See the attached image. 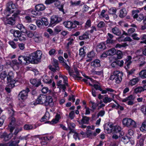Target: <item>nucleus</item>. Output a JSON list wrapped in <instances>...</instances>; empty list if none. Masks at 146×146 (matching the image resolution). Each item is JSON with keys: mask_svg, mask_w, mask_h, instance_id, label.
<instances>
[{"mask_svg": "<svg viewBox=\"0 0 146 146\" xmlns=\"http://www.w3.org/2000/svg\"><path fill=\"white\" fill-rule=\"evenodd\" d=\"M123 76V74L122 72L116 70L114 71L112 74L110 76L109 79L111 80H114L116 84H119L122 81Z\"/></svg>", "mask_w": 146, "mask_h": 146, "instance_id": "obj_1", "label": "nucleus"}, {"mask_svg": "<svg viewBox=\"0 0 146 146\" xmlns=\"http://www.w3.org/2000/svg\"><path fill=\"white\" fill-rule=\"evenodd\" d=\"M42 52L40 50H38L31 54L29 55V60L31 63H33L36 61H40L42 58Z\"/></svg>", "mask_w": 146, "mask_h": 146, "instance_id": "obj_2", "label": "nucleus"}, {"mask_svg": "<svg viewBox=\"0 0 146 146\" xmlns=\"http://www.w3.org/2000/svg\"><path fill=\"white\" fill-rule=\"evenodd\" d=\"M122 122L124 127L132 128H135L137 127L136 122L131 118H125L123 119Z\"/></svg>", "mask_w": 146, "mask_h": 146, "instance_id": "obj_3", "label": "nucleus"}, {"mask_svg": "<svg viewBox=\"0 0 146 146\" xmlns=\"http://www.w3.org/2000/svg\"><path fill=\"white\" fill-rule=\"evenodd\" d=\"M139 12V11L138 9L132 10L131 12L132 15H133L134 19H136L138 21H141L144 19V17L142 14H140L138 15V13Z\"/></svg>", "mask_w": 146, "mask_h": 146, "instance_id": "obj_4", "label": "nucleus"}, {"mask_svg": "<svg viewBox=\"0 0 146 146\" xmlns=\"http://www.w3.org/2000/svg\"><path fill=\"white\" fill-rule=\"evenodd\" d=\"M136 98L134 95H131L122 100V102H125L128 101L127 104L129 105H132L134 104V101Z\"/></svg>", "mask_w": 146, "mask_h": 146, "instance_id": "obj_5", "label": "nucleus"}, {"mask_svg": "<svg viewBox=\"0 0 146 146\" xmlns=\"http://www.w3.org/2000/svg\"><path fill=\"white\" fill-rule=\"evenodd\" d=\"M30 56H19L18 60L19 63L21 64L27 65L31 62L29 60Z\"/></svg>", "mask_w": 146, "mask_h": 146, "instance_id": "obj_6", "label": "nucleus"}, {"mask_svg": "<svg viewBox=\"0 0 146 146\" xmlns=\"http://www.w3.org/2000/svg\"><path fill=\"white\" fill-rule=\"evenodd\" d=\"M46 96L44 95H40L38 98L35 102H31V104L36 105L37 104H41L45 103Z\"/></svg>", "mask_w": 146, "mask_h": 146, "instance_id": "obj_7", "label": "nucleus"}, {"mask_svg": "<svg viewBox=\"0 0 146 146\" xmlns=\"http://www.w3.org/2000/svg\"><path fill=\"white\" fill-rule=\"evenodd\" d=\"M29 89L27 88L25 90H23L21 91L19 94V96L22 100L26 99L28 96V94L29 92Z\"/></svg>", "mask_w": 146, "mask_h": 146, "instance_id": "obj_8", "label": "nucleus"}, {"mask_svg": "<svg viewBox=\"0 0 146 146\" xmlns=\"http://www.w3.org/2000/svg\"><path fill=\"white\" fill-rule=\"evenodd\" d=\"M45 103V105L46 106L48 105L50 107H52L54 106L53 99L51 96H46Z\"/></svg>", "mask_w": 146, "mask_h": 146, "instance_id": "obj_9", "label": "nucleus"}, {"mask_svg": "<svg viewBox=\"0 0 146 146\" xmlns=\"http://www.w3.org/2000/svg\"><path fill=\"white\" fill-rule=\"evenodd\" d=\"M13 78L14 74L13 72L11 71L9 72L7 75V79L8 83H13V81H14L15 84L16 82V81L15 80H13Z\"/></svg>", "mask_w": 146, "mask_h": 146, "instance_id": "obj_10", "label": "nucleus"}, {"mask_svg": "<svg viewBox=\"0 0 146 146\" xmlns=\"http://www.w3.org/2000/svg\"><path fill=\"white\" fill-rule=\"evenodd\" d=\"M63 24L65 27L68 29H72L76 27L75 24L70 21L64 22Z\"/></svg>", "mask_w": 146, "mask_h": 146, "instance_id": "obj_11", "label": "nucleus"}, {"mask_svg": "<svg viewBox=\"0 0 146 146\" xmlns=\"http://www.w3.org/2000/svg\"><path fill=\"white\" fill-rule=\"evenodd\" d=\"M61 21V19L56 15L53 16L51 19L50 24L51 25L55 24Z\"/></svg>", "mask_w": 146, "mask_h": 146, "instance_id": "obj_12", "label": "nucleus"}, {"mask_svg": "<svg viewBox=\"0 0 146 146\" xmlns=\"http://www.w3.org/2000/svg\"><path fill=\"white\" fill-rule=\"evenodd\" d=\"M3 21L5 24H9L13 25L15 22V19L14 17H11L9 18H4Z\"/></svg>", "mask_w": 146, "mask_h": 146, "instance_id": "obj_13", "label": "nucleus"}, {"mask_svg": "<svg viewBox=\"0 0 146 146\" xmlns=\"http://www.w3.org/2000/svg\"><path fill=\"white\" fill-rule=\"evenodd\" d=\"M127 12L125 8H123L120 10L119 12V17L122 18L125 17L127 15Z\"/></svg>", "mask_w": 146, "mask_h": 146, "instance_id": "obj_14", "label": "nucleus"}, {"mask_svg": "<svg viewBox=\"0 0 146 146\" xmlns=\"http://www.w3.org/2000/svg\"><path fill=\"white\" fill-rule=\"evenodd\" d=\"M138 59L139 62L140 63L139 65V66H143L146 64L145 57V56H141Z\"/></svg>", "mask_w": 146, "mask_h": 146, "instance_id": "obj_15", "label": "nucleus"}, {"mask_svg": "<svg viewBox=\"0 0 146 146\" xmlns=\"http://www.w3.org/2000/svg\"><path fill=\"white\" fill-rule=\"evenodd\" d=\"M30 81L32 84L37 87L40 85L41 83L39 80H37L36 79H31Z\"/></svg>", "mask_w": 146, "mask_h": 146, "instance_id": "obj_16", "label": "nucleus"}, {"mask_svg": "<svg viewBox=\"0 0 146 146\" xmlns=\"http://www.w3.org/2000/svg\"><path fill=\"white\" fill-rule=\"evenodd\" d=\"M8 85L5 88V90L9 93L11 92V89L15 86V81H13V83H8Z\"/></svg>", "mask_w": 146, "mask_h": 146, "instance_id": "obj_17", "label": "nucleus"}, {"mask_svg": "<svg viewBox=\"0 0 146 146\" xmlns=\"http://www.w3.org/2000/svg\"><path fill=\"white\" fill-rule=\"evenodd\" d=\"M35 8L36 10L40 12V11L44 10L45 9L46 7L43 4H40L36 5Z\"/></svg>", "mask_w": 146, "mask_h": 146, "instance_id": "obj_18", "label": "nucleus"}, {"mask_svg": "<svg viewBox=\"0 0 146 146\" xmlns=\"http://www.w3.org/2000/svg\"><path fill=\"white\" fill-rule=\"evenodd\" d=\"M42 78V81L46 84H50L52 82V79L50 78L49 77L46 76H43Z\"/></svg>", "mask_w": 146, "mask_h": 146, "instance_id": "obj_19", "label": "nucleus"}, {"mask_svg": "<svg viewBox=\"0 0 146 146\" xmlns=\"http://www.w3.org/2000/svg\"><path fill=\"white\" fill-rule=\"evenodd\" d=\"M112 33L114 34L119 36L121 34V32L119 29L115 26L111 29Z\"/></svg>", "mask_w": 146, "mask_h": 146, "instance_id": "obj_20", "label": "nucleus"}, {"mask_svg": "<svg viewBox=\"0 0 146 146\" xmlns=\"http://www.w3.org/2000/svg\"><path fill=\"white\" fill-rule=\"evenodd\" d=\"M13 134L12 133L7 134L6 132H5L1 135V137L4 138V140L6 141L10 139L13 136Z\"/></svg>", "mask_w": 146, "mask_h": 146, "instance_id": "obj_21", "label": "nucleus"}, {"mask_svg": "<svg viewBox=\"0 0 146 146\" xmlns=\"http://www.w3.org/2000/svg\"><path fill=\"white\" fill-rule=\"evenodd\" d=\"M106 48L105 44L103 42L100 43L96 47V50L98 52H100L105 49Z\"/></svg>", "mask_w": 146, "mask_h": 146, "instance_id": "obj_22", "label": "nucleus"}, {"mask_svg": "<svg viewBox=\"0 0 146 146\" xmlns=\"http://www.w3.org/2000/svg\"><path fill=\"white\" fill-rule=\"evenodd\" d=\"M36 127L37 126L35 125L26 124L24 126V129L26 130H29L35 129Z\"/></svg>", "mask_w": 146, "mask_h": 146, "instance_id": "obj_23", "label": "nucleus"}, {"mask_svg": "<svg viewBox=\"0 0 146 146\" xmlns=\"http://www.w3.org/2000/svg\"><path fill=\"white\" fill-rule=\"evenodd\" d=\"M74 69L75 73L76 74V75L75 74L74 75L75 79L78 80H81L82 77L79 76L80 75L79 71H78V69L75 67H74Z\"/></svg>", "mask_w": 146, "mask_h": 146, "instance_id": "obj_24", "label": "nucleus"}, {"mask_svg": "<svg viewBox=\"0 0 146 146\" xmlns=\"http://www.w3.org/2000/svg\"><path fill=\"white\" fill-rule=\"evenodd\" d=\"M8 7L7 8V11L10 12L11 9H14L16 7V5L13 3L12 1L8 2L7 3Z\"/></svg>", "mask_w": 146, "mask_h": 146, "instance_id": "obj_25", "label": "nucleus"}, {"mask_svg": "<svg viewBox=\"0 0 146 146\" xmlns=\"http://www.w3.org/2000/svg\"><path fill=\"white\" fill-rule=\"evenodd\" d=\"M95 56V53L93 51H92L88 53L87 56L90 58L89 59L86 60L87 62L91 61L92 58H94Z\"/></svg>", "mask_w": 146, "mask_h": 146, "instance_id": "obj_26", "label": "nucleus"}, {"mask_svg": "<svg viewBox=\"0 0 146 146\" xmlns=\"http://www.w3.org/2000/svg\"><path fill=\"white\" fill-rule=\"evenodd\" d=\"M91 65L94 67H98L100 66V61L99 60L96 59L92 62Z\"/></svg>", "mask_w": 146, "mask_h": 146, "instance_id": "obj_27", "label": "nucleus"}, {"mask_svg": "<svg viewBox=\"0 0 146 146\" xmlns=\"http://www.w3.org/2000/svg\"><path fill=\"white\" fill-rule=\"evenodd\" d=\"M60 118V115L57 114L55 116V119H53L52 121L50 122V123L52 124H54L56 123L58 121Z\"/></svg>", "mask_w": 146, "mask_h": 146, "instance_id": "obj_28", "label": "nucleus"}, {"mask_svg": "<svg viewBox=\"0 0 146 146\" xmlns=\"http://www.w3.org/2000/svg\"><path fill=\"white\" fill-rule=\"evenodd\" d=\"M116 53V50L114 48H112L107 51V54L108 56H113Z\"/></svg>", "mask_w": 146, "mask_h": 146, "instance_id": "obj_29", "label": "nucleus"}, {"mask_svg": "<svg viewBox=\"0 0 146 146\" xmlns=\"http://www.w3.org/2000/svg\"><path fill=\"white\" fill-rule=\"evenodd\" d=\"M139 81V79L138 78H134L130 80L129 84L132 86H133L137 83Z\"/></svg>", "mask_w": 146, "mask_h": 146, "instance_id": "obj_30", "label": "nucleus"}, {"mask_svg": "<svg viewBox=\"0 0 146 146\" xmlns=\"http://www.w3.org/2000/svg\"><path fill=\"white\" fill-rule=\"evenodd\" d=\"M15 122V118H12L11 120V122L9 124V127H10V133H12L13 132L14 128L13 126H12V125H13L14 124Z\"/></svg>", "mask_w": 146, "mask_h": 146, "instance_id": "obj_31", "label": "nucleus"}, {"mask_svg": "<svg viewBox=\"0 0 146 146\" xmlns=\"http://www.w3.org/2000/svg\"><path fill=\"white\" fill-rule=\"evenodd\" d=\"M131 139L129 137H128L127 136H123L121 139V140L125 144H127L129 142V141H131Z\"/></svg>", "mask_w": 146, "mask_h": 146, "instance_id": "obj_32", "label": "nucleus"}, {"mask_svg": "<svg viewBox=\"0 0 146 146\" xmlns=\"http://www.w3.org/2000/svg\"><path fill=\"white\" fill-rule=\"evenodd\" d=\"M11 32L13 34V36L15 37H19L21 35L20 31L18 30L15 31L12 29L11 30Z\"/></svg>", "mask_w": 146, "mask_h": 146, "instance_id": "obj_33", "label": "nucleus"}, {"mask_svg": "<svg viewBox=\"0 0 146 146\" xmlns=\"http://www.w3.org/2000/svg\"><path fill=\"white\" fill-rule=\"evenodd\" d=\"M140 77L143 79L146 78V70H143L139 73Z\"/></svg>", "mask_w": 146, "mask_h": 146, "instance_id": "obj_34", "label": "nucleus"}, {"mask_svg": "<svg viewBox=\"0 0 146 146\" xmlns=\"http://www.w3.org/2000/svg\"><path fill=\"white\" fill-rule=\"evenodd\" d=\"M50 118V115L49 112H46L44 115L42 117L41 121H44L49 119Z\"/></svg>", "mask_w": 146, "mask_h": 146, "instance_id": "obj_35", "label": "nucleus"}, {"mask_svg": "<svg viewBox=\"0 0 146 146\" xmlns=\"http://www.w3.org/2000/svg\"><path fill=\"white\" fill-rule=\"evenodd\" d=\"M90 118L86 116H83L81 120V122L83 123L88 124Z\"/></svg>", "mask_w": 146, "mask_h": 146, "instance_id": "obj_36", "label": "nucleus"}, {"mask_svg": "<svg viewBox=\"0 0 146 146\" xmlns=\"http://www.w3.org/2000/svg\"><path fill=\"white\" fill-rule=\"evenodd\" d=\"M58 64V60L56 59H53V66L56 68V69L57 70H58L60 69Z\"/></svg>", "mask_w": 146, "mask_h": 146, "instance_id": "obj_37", "label": "nucleus"}, {"mask_svg": "<svg viewBox=\"0 0 146 146\" xmlns=\"http://www.w3.org/2000/svg\"><path fill=\"white\" fill-rule=\"evenodd\" d=\"M16 27L20 30H22L24 32L27 33V30L25 29L24 27L21 24H18L16 25Z\"/></svg>", "mask_w": 146, "mask_h": 146, "instance_id": "obj_38", "label": "nucleus"}, {"mask_svg": "<svg viewBox=\"0 0 146 146\" xmlns=\"http://www.w3.org/2000/svg\"><path fill=\"white\" fill-rule=\"evenodd\" d=\"M113 100L112 98H109L108 95L104 97L103 99V102L105 104H107L108 103H109L111 102Z\"/></svg>", "mask_w": 146, "mask_h": 146, "instance_id": "obj_39", "label": "nucleus"}, {"mask_svg": "<svg viewBox=\"0 0 146 146\" xmlns=\"http://www.w3.org/2000/svg\"><path fill=\"white\" fill-rule=\"evenodd\" d=\"M135 54L136 56H135L133 59L135 60V61L137 60V59L139 58V57L141 56H143L141 54V52L140 50H137L135 52Z\"/></svg>", "mask_w": 146, "mask_h": 146, "instance_id": "obj_40", "label": "nucleus"}, {"mask_svg": "<svg viewBox=\"0 0 146 146\" xmlns=\"http://www.w3.org/2000/svg\"><path fill=\"white\" fill-rule=\"evenodd\" d=\"M41 20L42 23L43 25H44L45 26H47L48 24V19L47 18L45 17H43Z\"/></svg>", "mask_w": 146, "mask_h": 146, "instance_id": "obj_41", "label": "nucleus"}, {"mask_svg": "<svg viewBox=\"0 0 146 146\" xmlns=\"http://www.w3.org/2000/svg\"><path fill=\"white\" fill-rule=\"evenodd\" d=\"M89 38V37L88 34L86 33H85L82 35L80 36H79V38L80 40H83L88 38Z\"/></svg>", "mask_w": 146, "mask_h": 146, "instance_id": "obj_42", "label": "nucleus"}, {"mask_svg": "<svg viewBox=\"0 0 146 146\" xmlns=\"http://www.w3.org/2000/svg\"><path fill=\"white\" fill-rule=\"evenodd\" d=\"M90 103L91 104V108L94 110L99 105V103H96L92 101H90Z\"/></svg>", "mask_w": 146, "mask_h": 146, "instance_id": "obj_43", "label": "nucleus"}, {"mask_svg": "<svg viewBox=\"0 0 146 146\" xmlns=\"http://www.w3.org/2000/svg\"><path fill=\"white\" fill-rule=\"evenodd\" d=\"M116 54L117 56V58L118 59L122 58L123 56V54L121 51L120 50H117L116 52Z\"/></svg>", "mask_w": 146, "mask_h": 146, "instance_id": "obj_44", "label": "nucleus"}, {"mask_svg": "<svg viewBox=\"0 0 146 146\" xmlns=\"http://www.w3.org/2000/svg\"><path fill=\"white\" fill-rule=\"evenodd\" d=\"M143 91V89L142 87H138L134 90V92L136 93H141Z\"/></svg>", "mask_w": 146, "mask_h": 146, "instance_id": "obj_45", "label": "nucleus"}, {"mask_svg": "<svg viewBox=\"0 0 146 146\" xmlns=\"http://www.w3.org/2000/svg\"><path fill=\"white\" fill-rule=\"evenodd\" d=\"M116 11L117 10L115 8L112 7L108 10V12L109 14H113L116 13Z\"/></svg>", "mask_w": 146, "mask_h": 146, "instance_id": "obj_46", "label": "nucleus"}, {"mask_svg": "<svg viewBox=\"0 0 146 146\" xmlns=\"http://www.w3.org/2000/svg\"><path fill=\"white\" fill-rule=\"evenodd\" d=\"M62 29V27L61 26H58L55 27L54 28V32L56 33H58L60 32Z\"/></svg>", "mask_w": 146, "mask_h": 146, "instance_id": "obj_47", "label": "nucleus"}, {"mask_svg": "<svg viewBox=\"0 0 146 146\" xmlns=\"http://www.w3.org/2000/svg\"><path fill=\"white\" fill-rule=\"evenodd\" d=\"M31 13L33 14L36 16H40L41 15V12L38 11L37 10H31Z\"/></svg>", "mask_w": 146, "mask_h": 146, "instance_id": "obj_48", "label": "nucleus"}, {"mask_svg": "<svg viewBox=\"0 0 146 146\" xmlns=\"http://www.w3.org/2000/svg\"><path fill=\"white\" fill-rule=\"evenodd\" d=\"M127 45L125 43H123L122 44H117L115 46V47L116 48H120L122 47H125Z\"/></svg>", "mask_w": 146, "mask_h": 146, "instance_id": "obj_49", "label": "nucleus"}, {"mask_svg": "<svg viewBox=\"0 0 146 146\" xmlns=\"http://www.w3.org/2000/svg\"><path fill=\"white\" fill-rule=\"evenodd\" d=\"M135 69L134 68H132L130 70H127V76L129 77V76L132 75L135 73Z\"/></svg>", "mask_w": 146, "mask_h": 146, "instance_id": "obj_50", "label": "nucleus"}, {"mask_svg": "<svg viewBox=\"0 0 146 146\" xmlns=\"http://www.w3.org/2000/svg\"><path fill=\"white\" fill-rule=\"evenodd\" d=\"M84 47L81 48L79 50V54L80 56H84L85 53L84 52Z\"/></svg>", "mask_w": 146, "mask_h": 146, "instance_id": "obj_51", "label": "nucleus"}, {"mask_svg": "<svg viewBox=\"0 0 146 146\" xmlns=\"http://www.w3.org/2000/svg\"><path fill=\"white\" fill-rule=\"evenodd\" d=\"M6 118V117L5 115H3L2 116L0 117V127L2 126L3 125L5 120Z\"/></svg>", "mask_w": 146, "mask_h": 146, "instance_id": "obj_52", "label": "nucleus"}, {"mask_svg": "<svg viewBox=\"0 0 146 146\" xmlns=\"http://www.w3.org/2000/svg\"><path fill=\"white\" fill-rule=\"evenodd\" d=\"M69 41L68 43L66 46V48L68 49L69 48V46L71 45L73 42L74 40L73 38H70L68 40Z\"/></svg>", "mask_w": 146, "mask_h": 146, "instance_id": "obj_53", "label": "nucleus"}, {"mask_svg": "<svg viewBox=\"0 0 146 146\" xmlns=\"http://www.w3.org/2000/svg\"><path fill=\"white\" fill-rule=\"evenodd\" d=\"M91 22L90 20H88L86 22L85 25V27L86 28H88L91 26Z\"/></svg>", "mask_w": 146, "mask_h": 146, "instance_id": "obj_54", "label": "nucleus"}, {"mask_svg": "<svg viewBox=\"0 0 146 146\" xmlns=\"http://www.w3.org/2000/svg\"><path fill=\"white\" fill-rule=\"evenodd\" d=\"M137 35L136 33H134L131 35V36L134 40H139L140 38H139L137 37Z\"/></svg>", "mask_w": 146, "mask_h": 146, "instance_id": "obj_55", "label": "nucleus"}, {"mask_svg": "<svg viewBox=\"0 0 146 146\" xmlns=\"http://www.w3.org/2000/svg\"><path fill=\"white\" fill-rule=\"evenodd\" d=\"M56 50L52 48L51 49L49 52V54L51 56L54 55L56 53Z\"/></svg>", "mask_w": 146, "mask_h": 146, "instance_id": "obj_56", "label": "nucleus"}, {"mask_svg": "<svg viewBox=\"0 0 146 146\" xmlns=\"http://www.w3.org/2000/svg\"><path fill=\"white\" fill-rule=\"evenodd\" d=\"M121 127L119 126H116L114 127V130L116 133L119 132L121 130Z\"/></svg>", "mask_w": 146, "mask_h": 146, "instance_id": "obj_57", "label": "nucleus"}, {"mask_svg": "<svg viewBox=\"0 0 146 146\" xmlns=\"http://www.w3.org/2000/svg\"><path fill=\"white\" fill-rule=\"evenodd\" d=\"M19 37V40L20 41H24L26 40V36L25 35H20Z\"/></svg>", "mask_w": 146, "mask_h": 146, "instance_id": "obj_58", "label": "nucleus"}, {"mask_svg": "<svg viewBox=\"0 0 146 146\" xmlns=\"http://www.w3.org/2000/svg\"><path fill=\"white\" fill-rule=\"evenodd\" d=\"M48 88L45 87H43L41 90L42 92L44 94L47 93L48 92Z\"/></svg>", "mask_w": 146, "mask_h": 146, "instance_id": "obj_59", "label": "nucleus"}, {"mask_svg": "<svg viewBox=\"0 0 146 146\" xmlns=\"http://www.w3.org/2000/svg\"><path fill=\"white\" fill-rule=\"evenodd\" d=\"M105 23L102 21H101L98 24V27L99 28H102L105 26Z\"/></svg>", "mask_w": 146, "mask_h": 146, "instance_id": "obj_60", "label": "nucleus"}, {"mask_svg": "<svg viewBox=\"0 0 146 146\" xmlns=\"http://www.w3.org/2000/svg\"><path fill=\"white\" fill-rule=\"evenodd\" d=\"M28 27L30 29L32 30H35L36 29V26L32 24H30Z\"/></svg>", "mask_w": 146, "mask_h": 146, "instance_id": "obj_61", "label": "nucleus"}, {"mask_svg": "<svg viewBox=\"0 0 146 146\" xmlns=\"http://www.w3.org/2000/svg\"><path fill=\"white\" fill-rule=\"evenodd\" d=\"M116 62L117 63V66H119L120 67L122 66L124 63V62L122 60L121 61H116Z\"/></svg>", "mask_w": 146, "mask_h": 146, "instance_id": "obj_62", "label": "nucleus"}, {"mask_svg": "<svg viewBox=\"0 0 146 146\" xmlns=\"http://www.w3.org/2000/svg\"><path fill=\"white\" fill-rule=\"evenodd\" d=\"M41 38V37L40 36H35L33 38L35 42L37 43L40 42Z\"/></svg>", "mask_w": 146, "mask_h": 146, "instance_id": "obj_63", "label": "nucleus"}, {"mask_svg": "<svg viewBox=\"0 0 146 146\" xmlns=\"http://www.w3.org/2000/svg\"><path fill=\"white\" fill-rule=\"evenodd\" d=\"M94 88L97 90H99L100 91L102 90V89L100 86L98 84H94L93 85Z\"/></svg>", "mask_w": 146, "mask_h": 146, "instance_id": "obj_64", "label": "nucleus"}]
</instances>
